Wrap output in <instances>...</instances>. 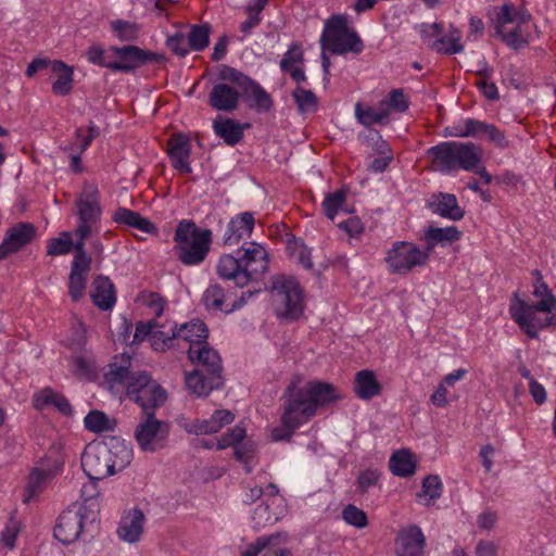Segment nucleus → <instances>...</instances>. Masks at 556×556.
<instances>
[{"mask_svg":"<svg viewBox=\"0 0 556 556\" xmlns=\"http://www.w3.org/2000/svg\"><path fill=\"white\" fill-rule=\"evenodd\" d=\"M339 399L331 383L311 381L299 387L296 381H291L281 396V425L271 430V440L290 441L294 431L316 415L319 406Z\"/></svg>","mask_w":556,"mask_h":556,"instance_id":"nucleus-1","label":"nucleus"},{"mask_svg":"<svg viewBox=\"0 0 556 556\" xmlns=\"http://www.w3.org/2000/svg\"><path fill=\"white\" fill-rule=\"evenodd\" d=\"M320 43L323 50H328L332 54H345L348 52L358 54L364 49L361 37L354 28L349 26L345 15H333L327 20Z\"/></svg>","mask_w":556,"mask_h":556,"instance_id":"nucleus-8","label":"nucleus"},{"mask_svg":"<svg viewBox=\"0 0 556 556\" xmlns=\"http://www.w3.org/2000/svg\"><path fill=\"white\" fill-rule=\"evenodd\" d=\"M287 251L290 256L295 258L304 268L311 269L313 267L311 250L295 237H292L287 241Z\"/></svg>","mask_w":556,"mask_h":556,"instance_id":"nucleus-46","label":"nucleus"},{"mask_svg":"<svg viewBox=\"0 0 556 556\" xmlns=\"http://www.w3.org/2000/svg\"><path fill=\"white\" fill-rule=\"evenodd\" d=\"M219 77L223 80H228L232 84H235L240 90L248 84V81L251 79L243 73L237 71L233 67H230L228 65H223V68L219 73Z\"/></svg>","mask_w":556,"mask_h":556,"instance_id":"nucleus-60","label":"nucleus"},{"mask_svg":"<svg viewBox=\"0 0 556 556\" xmlns=\"http://www.w3.org/2000/svg\"><path fill=\"white\" fill-rule=\"evenodd\" d=\"M110 452L106 443L89 444L81 455V467L91 480H102L114 475V465H111Z\"/></svg>","mask_w":556,"mask_h":556,"instance_id":"nucleus-16","label":"nucleus"},{"mask_svg":"<svg viewBox=\"0 0 556 556\" xmlns=\"http://www.w3.org/2000/svg\"><path fill=\"white\" fill-rule=\"evenodd\" d=\"M254 228V217L251 213L244 212L231 218L224 233L225 245H236L245 237H249Z\"/></svg>","mask_w":556,"mask_h":556,"instance_id":"nucleus-21","label":"nucleus"},{"mask_svg":"<svg viewBox=\"0 0 556 556\" xmlns=\"http://www.w3.org/2000/svg\"><path fill=\"white\" fill-rule=\"evenodd\" d=\"M245 432L247 431L243 427L236 425L233 428L229 429L225 434L216 440V448L225 450L229 446L235 448L243 441L245 438Z\"/></svg>","mask_w":556,"mask_h":556,"instance_id":"nucleus-52","label":"nucleus"},{"mask_svg":"<svg viewBox=\"0 0 556 556\" xmlns=\"http://www.w3.org/2000/svg\"><path fill=\"white\" fill-rule=\"evenodd\" d=\"M346 199V192L343 189L337 190L325 197L323 202V210L325 215L333 220L339 210L343 208Z\"/></svg>","mask_w":556,"mask_h":556,"instance_id":"nucleus-50","label":"nucleus"},{"mask_svg":"<svg viewBox=\"0 0 556 556\" xmlns=\"http://www.w3.org/2000/svg\"><path fill=\"white\" fill-rule=\"evenodd\" d=\"M235 458L244 464L245 471L249 473L252 471V468L249 466V463L253 459L256 453V444L251 441H242L233 448Z\"/></svg>","mask_w":556,"mask_h":556,"instance_id":"nucleus-54","label":"nucleus"},{"mask_svg":"<svg viewBox=\"0 0 556 556\" xmlns=\"http://www.w3.org/2000/svg\"><path fill=\"white\" fill-rule=\"evenodd\" d=\"M168 49L176 55L184 58L189 53L190 47L188 40L182 35H175L167 39Z\"/></svg>","mask_w":556,"mask_h":556,"instance_id":"nucleus-62","label":"nucleus"},{"mask_svg":"<svg viewBox=\"0 0 556 556\" xmlns=\"http://www.w3.org/2000/svg\"><path fill=\"white\" fill-rule=\"evenodd\" d=\"M240 94L241 91L227 84H217L210 92L208 103L215 110L232 112L238 108Z\"/></svg>","mask_w":556,"mask_h":556,"instance_id":"nucleus-22","label":"nucleus"},{"mask_svg":"<svg viewBox=\"0 0 556 556\" xmlns=\"http://www.w3.org/2000/svg\"><path fill=\"white\" fill-rule=\"evenodd\" d=\"M462 34L458 29H452L447 37H440L432 43V48L444 54H456L464 50L460 43Z\"/></svg>","mask_w":556,"mask_h":556,"instance_id":"nucleus-42","label":"nucleus"},{"mask_svg":"<svg viewBox=\"0 0 556 556\" xmlns=\"http://www.w3.org/2000/svg\"><path fill=\"white\" fill-rule=\"evenodd\" d=\"M216 136L222 139H241L243 130L250 127L249 123L240 124L231 118H219L214 121Z\"/></svg>","mask_w":556,"mask_h":556,"instance_id":"nucleus-38","label":"nucleus"},{"mask_svg":"<svg viewBox=\"0 0 556 556\" xmlns=\"http://www.w3.org/2000/svg\"><path fill=\"white\" fill-rule=\"evenodd\" d=\"M91 300L100 309L108 311L116 302L115 287L106 276L99 275L92 281Z\"/></svg>","mask_w":556,"mask_h":556,"instance_id":"nucleus-25","label":"nucleus"},{"mask_svg":"<svg viewBox=\"0 0 556 556\" xmlns=\"http://www.w3.org/2000/svg\"><path fill=\"white\" fill-rule=\"evenodd\" d=\"M408 109V101L402 89H393L388 98L378 102L376 106L357 102L355 104V117L366 128L378 130L376 127L388 126L395 114Z\"/></svg>","mask_w":556,"mask_h":556,"instance_id":"nucleus-7","label":"nucleus"},{"mask_svg":"<svg viewBox=\"0 0 556 556\" xmlns=\"http://www.w3.org/2000/svg\"><path fill=\"white\" fill-rule=\"evenodd\" d=\"M78 225L74 231L76 237L88 238L92 228L99 223L102 208L100 205V192L97 185L85 182L83 190L75 200Z\"/></svg>","mask_w":556,"mask_h":556,"instance_id":"nucleus-12","label":"nucleus"},{"mask_svg":"<svg viewBox=\"0 0 556 556\" xmlns=\"http://www.w3.org/2000/svg\"><path fill=\"white\" fill-rule=\"evenodd\" d=\"M462 231L458 230L456 226H448V227H433L430 226L424 235V240L426 242V251L428 252V255H430L431 251L434 249V247L438 243L445 244V243H453L460 239Z\"/></svg>","mask_w":556,"mask_h":556,"instance_id":"nucleus-33","label":"nucleus"},{"mask_svg":"<svg viewBox=\"0 0 556 556\" xmlns=\"http://www.w3.org/2000/svg\"><path fill=\"white\" fill-rule=\"evenodd\" d=\"M51 458L53 460L54 469L51 470L46 467L40 469L39 467H35L30 471L25 489L26 495L24 497V503H28L33 497L41 493L52 478L58 475V468L61 465L60 457L53 453Z\"/></svg>","mask_w":556,"mask_h":556,"instance_id":"nucleus-20","label":"nucleus"},{"mask_svg":"<svg viewBox=\"0 0 556 556\" xmlns=\"http://www.w3.org/2000/svg\"><path fill=\"white\" fill-rule=\"evenodd\" d=\"M175 254L184 265L201 264L210 252L212 231L199 228L193 220L182 219L174 233Z\"/></svg>","mask_w":556,"mask_h":556,"instance_id":"nucleus-5","label":"nucleus"},{"mask_svg":"<svg viewBox=\"0 0 556 556\" xmlns=\"http://www.w3.org/2000/svg\"><path fill=\"white\" fill-rule=\"evenodd\" d=\"M426 538L416 525L399 530L395 538L396 556H425Z\"/></svg>","mask_w":556,"mask_h":556,"instance_id":"nucleus-18","label":"nucleus"},{"mask_svg":"<svg viewBox=\"0 0 556 556\" xmlns=\"http://www.w3.org/2000/svg\"><path fill=\"white\" fill-rule=\"evenodd\" d=\"M353 391L361 400L368 401L381 393L382 386L372 370L363 369L355 375Z\"/></svg>","mask_w":556,"mask_h":556,"instance_id":"nucleus-29","label":"nucleus"},{"mask_svg":"<svg viewBox=\"0 0 556 556\" xmlns=\"http://www.w3.org/2000/svg\"><path fill=\"white\" fill-rule=\"evenodd\" d=\"M271 292L278 316L294 320L303 315V290L293 277H276L273 280Z\"/></svg>","mask_w":556,"mask_h":556,"instance_id":"nucleus-10","label":"nucleus"},{"mask_svg":"<svg viewBox=\"0 0 556 556\" xmlns=\"http://www.w3.org/2000/svg\"><path fill=\"white\" fill-rule=\"evenodd\" d=\"M20 532V526L16 520L11 519L1 535V542L10 549L15 546V541Z\"/></svg>","mask_w":556,"mask_h":556,"instance_id":"nucleus-63","label":"nucleus"},{"mask_svg":"<svg viewBox=\"0 0 556 556\" xmlns=\"http://www.w3.org/2000/svg\"><path fill=\"white\" fill-rule=\"evenodd\" d=\"M245 104L258 113H266L273 106V99L256 81L250 79L240 90Z\"/></svg>","mask_w":556,"mask_h":556,"instance_id":"nucleus-23","label":"nucleus"},{"mask_svg":"<svg viewBox=\"0 0 556 556\" xmlns=\"http://www.w3.org/2000/svg\"><path fill=\"white\" fill-rule=\"evenodd\" d=\"M511 319L530 338H538V332L546 327L556 328V298L528 304L515 294L509 307Z\"/></svg>","mask_w":556,"mask_h":556,"instance_id":"nucleus-6","label":"nucleus"},{"mask_svg":"<svg viewBox=\"0 0 556 556\" xmlns=\"http://www.w3.org/2000/svg\"><path fill=\"white\" fill-rule=\"evenodd\" d=\"M106 450L110 452V463L114 465V473L125 469L132 460V450L123 441L112 440L106 444Z\"/></svg>","mask_w":556,"mask_h":556,"instance_id":"nucleus-37","label":"nucleus"},{"mask_svg":"<svg viewBox=\"0 0 556 556\" xmlns=\"http://www.w3.org/2000/svg\"><path fill=\"white\" fill-rule=\"evenodd\" d=\"M84 426L87 430L93 433H103L113 431L116 426V421L110 419L104 412L93 409L85 417Z\"/></svg>","mask_w":556,"mask_h":556,"instance_id":"nucleus-39","label":"nucleus"},{"mask_svg":"<svg viewBox=\"0 0 556 556\" xmlns=\"http://www.w3.org/2000/svg\"><path fill=\"white\" fill-rule=\"evenodd\" d=\"M51 72L58 75L56 80L52 84V91L58 96H66L73 89V70L64 62L52 61Z\"/></svg>","mask_w":556,"mask_h":556,"instance_id":"nucleus-36","label":"nucleus"},{"mask_svg":"<svg viewBox=\"0 0 556 556\" xmlns=\"http://www.w3.org/2000/svg\"><path fill=\"white\" fill-rule=\"evenodd\" d=\"M73 249L72 233L63 231L60 237L51 238L47 244V254L51 256L65 255Z\"/></svg>","mask_w":556,"mask_h":556,"instance_id":"nucleus-49","label":"nucleus"},{"mask_svg":"<svg viewBox=\"0 0 556 556\" xmlns=\"http://www.w3.org/2000/svg\"><path fill=\"white\" fill-rule=\"evenodd\" d=\"M185 429L188 433L193 434H213L220 430L213 415L208 419H195Z\"/></svg>","mask_w":556,"mask_h":556,"instance_id":"nucleus-55","label":"nucleus"},{"mask_svg":"<svg viewBox=\"0 0 556 556\" xmlns=\"http://www.w3.org/2000/svg\"><path fill=\"white\" fill-rule=\"evenodd\" d=\"M303 61V51L300 43H293L289 50L283 54L280 61V67L282 71H289L294 67L295 64Z\"/></svg>","mask_w":556,"mask_h":556,"instance_id":"nucleus-59","label":"nucleus"},{"mask_svg":"<svg viewBox=\"0 0 556 556\" xmlns=\"http://www.w3.org/2000/svg\"><path fill=\"white\" fill-rule=\"evenodd\" d=\"M130 357L123 355L121 364L113 362L108 365V370L104 372V381L111 391L118 387L127 388L128 383L137 377V375L130 372Z\"/></svg>","mask_w":556,"mask_h":556,"instance_id":"nucleus-28","label":"nucleus"},{"mask_svg":"<svg viewBox=\"0 0 556 556\" xmlns=\"http://www.w3.org/2000/svg\"><path fill=\"white\" fill-rule=\"evenodd\" d=\"M226 293L222 286L217 283L210 285L203 293V303L207 308L224 311Z\"/></svg>","mask_w":556,"mask_h":556,"instance_id":"nucleus-48","label":"nucleus"},{"mask_svg":"<svg viewBox=\"0 0 556 556\" xmlns=\"http://www.w3.org/2000/svg\"><path fill=\"white\" fill-rule=\"evenodd\" d=\"M292 97L301 113H312L317 110L318 100L313 91L296 87L292 92Z\"/></svg>","mask_w":556,"mask_h":556,"instance_id":"nucleus-47","label":"nucleus"},{"mask_svg":"<svg viewBox=\"0 0 556 556\" xmlns=\"http://www.w3.org/2000/svg\"><path fill=\"white\" fill-rule=\"evenodd\" d=\"M245 432L247 431L243 427L236 425L233 428L229 429L225 434L216 440V448L225 450L229 446L235 448L243 441L245 438Z\"/></svg>","mask_w":556,"mask_h":556,"instance_id":"nucleus-51","label":"nucleus"},{"mask_svg":"<svg viewBox=\"0 0 556 556\" xmlns=\"http://www.w3.org/2000/svg\"><path fill=\"white\" fill-rule=\"evenodd\" d=\"M96 507L97 503L90 496L85 504L64 510L54 527V538L65 545L77 541L88 522L90 525L94 522L97 511L93 508Z\"/></svg>","mask_w":556,"mask_h":556,"instance_id":"nucleus-9","label":"nucleus"},{"mask_svg":"<svg viewBox=\"0 0 556 556\" xmlns=\"http://www.w3.org/2000/svg\"><path fill=\"white\" fill-rule=\"evenodd\" d=\"M442 489L441 479L437 475H429L422 480V495L429 497L428 504L441 496ZM418 496H421V494H418Z\"/></svg>","mask_w":556,"mask_h":556,"instance_id":"nucleus-56","label":"nucleus"},{"mask_svg":"<svg viewBox=\"0 0 556 556\" xmlns=\"http://www.w3.org/2000/svg\"><path fill=\"white\" fill-rule=\"evenodd\" d=\"M389 467L393 475L406 478L415 473L416 460L409 450L403 448L392 454Z\"/></svg>","mask_w":556,"mask_h":556,"instance_id":"nucleus-35","label":"nucleus"},{"mask_svg":"<svg viewBox=\"0 0 556 556\" xmlns=\"http://www.w3.org/2000/svg\"><path fill=\"white\" fill-rule=\"evenodd\" d=\"M86 282H87V276L77 274V273H70L68 277V294L72 298L74 302L78 301L86 289Z\"/></svg>","mask_w":556,"mask_h":556,"instance_id":"nucleus-57","label":"nucleus"},{"mask_svg":"<svg viewBox=\"0 0 556 556\" xmlns=\"http://www.w3.org/2000/svg\"><path fill=\"white\" fill-rule=\"evenodd\" d=\"M219 77L223 80H228L232 84H235L240 90L248 84V81L251 79L243 73L237 71L233 67H230L228 65H223V68L219 73Z\"/></svg>","mask_w":556,"mask_h":556,"instance_id":"nucleus-61","label":"nucleus"},{"mask_svg":"<svg viewBox=\"0 0 556 556\" xmlns=\"http://www.w3.org/2000/svg\"><path fill=\"white\" fill-rule=\"evenodd\" d=\"M211 26L208 24L193 25L188 34V45L191 50L202 51L210 42Z\"/></svg>","mask_w":556,"mask_h":556,"instance_id":"nucleus-44","label":"nucleus"},{"mask_svg":"<svg viewBox=\"0 0 556 556\" xmlns=\"http://www.w3.org/2000/svg\"><path fill=\"white\" fill-rule=\"evenodd\" d=\"M127 396L140 408L141 415L155 414L167 400L166 390L147 372H139L127 386Z\"/></svg>","mask_w":556,"mask_h":556,"instance_id":"nucleus-11","label":"nucleus"},{"mask_svg":"<svg viewBox=\"0 0 556 556\" xmlns=\"http://www.w3.org/2000/svg\"><path fill=\"white\" fill-rule=\"evenodd\" d=\"M452 137H479L481 139H502L504 134L494 125L472 118L459 121L456 125L446 128Z\"/></svg>","mask_w":556,"mask_h":556,"instance_id":"nucleus-19","label":"nucleus"},{"mask_svg":"<svg viewBox=\"0 0 556 556\" xmlns=\"http://www.w3.org/2000/svg\"><path fill=\"white\" fill-rule=\"evenodd\" d=\"M281 535L273 534L269 536H261L255 543L251 544L244 552L243 556H286L288 551L281 545Z\"/></svg>","mask_w":556,"mask_h":556,"instance_id":"nucleus-31","label":"nucleus"},{"mask_svg":"<svg viewBox=\"0 0 556 556\" xmlns=\"http://www.w3.org/2000/svg\"><path fill=\"white\" fill-rule=\"evenodd\" d=\"M165 152L167 153L174 169L180 174H190L191 141H167Z\"/></svg>","mask_w":556,"mask_h":556,"instance_id":"nucleus-26","label":"nucleus"},{"mask_svg":"<svg viewBox=\"0 0 556 556\" xmlns=\"http://www.w3.org/2000/svg\"><path fill=\"white\" fill-rule=\"evenodd\" d=\"M428 153L432 156L433 165L441 172L463 169L478 174L486 185L493 180L482 165V149L472 142L442 141Z\"/></svg>","mask_w":556,"mask_h":556,"instance_id":"nucleus-3","label":"nucleus"},{"mask_svg":"<svg viewBox=\"0 0 556 556\" xmlns=\"http://www.w3.org/2000/svg\"><path fill=\"white\" fill-rule=\"evenodd\" d=\"M428 252L407 241H396L388 251L386 262L394 274L406 275L415 267L427 265Z\"/></svg>","mask_w":556,"mask_h":556,"instance_id":"nucleus-14","label":"nucleus"},{"mask_svg":"<svg viewBox=\"0 0 556 556\" xmlns=\"http://www.w3.org/2000/svg\"><path fill=\"white\" fill-rule=\"evenodd\" d=\"M433 199L429 206L434 214L454 222L464 217L465 211L458 205L455 194L439 192Z\"/></svg>","mask_w":556,"mask_h":556,"instance_id":"nucleus-27","label":"nucleus"},{"mask_svg":"<svg viewBox=\"0 0 556 556\" xmlns=\"http://www.w3.org/2000/svg\"><path fill=\"white\" fill-rule=\"evenodd\" d=\"M238 256L224 254L220 256L216 271L225 280H232L239 288L260 282L268 271L269 256L266 249L249 242L237 251Z\"/></svg>","mask_w":556,"mask_h":556,"instance_id":"nucleus-2","label":"nucleus"},{"mask_svg":"<svg viewBox=\"0 0 556 556\" xmlns=\"http://www.w3.org/2000/svg\"><path fill=\"white\" fill-rule=\"evenodd\" d=\"M372 151L377 154L368 165V169L375 173H382L393 160V151L388 141H375Z\"/></svg>","mask_w":556,"mask_h":556,"instance_id":"nucleus-40","label":"nucleus"},{"mask_svg":"<svg viewBox=\"0 0 556 556\" xmlns=\"http://www.w3.org/2000/svg\"><path fill=\"white\" fill-rule=\"evenodd\" d=\"M173 337L184 339L185 341L189 342V348L194 346L195 349L197 346L206 342L208 337V329L202 320L194 319L190 323L181 325L179 329L175 327L173 329Z\"/></svg>","mask_w":556,"mask_h":556,"instance_id":"nucleus-32","label":"nucleus"},{"mask_svg":"<svg viewBox=\"0 0 556 556\" xmlns=\"http://www.w3.org/2000/svg\"><path fill=\"white\" fill-rule=\"evenodd\" d=\"M170 426L155 414L140 415L134 437L143 452H156L167 445Z\"/></svg>","mask_w":556,"mask_h":556,"instance_id":"nucleus-13","label":"nucleus"},{"mask_svg":"<svg viewBox=\"0 0 556 556\" xmlns=\"http://www.w3.org/2000/svg\"><path fill=\"white\" fill-rule=\"evenodd\" d=\"M501 40L513 50H520L528 43V34H525L521 26L515 25L514 27H505L503 31H495Z\"/></svg>","mask_w":556,"mask_h":556,"instance_id":"nucleus-41","label":"nucleus"},{"mask_svg":"<svg viewBox=\"0 0 556 556\" xmlns=\"http://www.w3.org/2000/svg\"><path fill=\"white\" fill-rule=\"evenodd\" d=\"M510 24L516 25L514 4L505 3L501 7L494 21L495 31H503V28L508 27Z\"/></svg>","mask_w":556,"mask_h":556,"instance_id":"nucleus-58","label":"nucleus"},{"mask_svg":"<svg viewBox=\"0 0 556 556\" xmlns=\"http://www.w3.org/2000/svg\"><path fill=\"white\" fill-rule=\"evenodd\" d=\"M188 357L197 366L186 375V386L191 393L199 397L207 396L213 390L224 387L225 377L222 358L207 341L201 345L189 348Z\"/></svg>","mask_w":556,"mask_h":556,"instance_id":"nucleus-4","label":"nucleus"},{"mask_svg":"<svg viewBox=\"0 0 556 556\" xmlns=\"http://www.w3.org/2000/svg\"><path fill=\"white\" fill-rule=\"evenodd\" d=\"M36 233L37 229L31 223L20 222L12 225L0 243V262L29 244L36 237Z\"/></svg>","mask_w":556,"mask_h":556,"instance_id":"nucleus-17","label":"nucleus"},{"mask_svg":"<svg viewBox=\"0 0 556 556\" xmlns=\"http://www.w3.org/2000/svg\"><path fill=\"white\" fill-rule=\"evenodd\" d=\"M91 141H77L68 142V144L62 147V150L71 159V169L80 174L84 172L80 156L88 149Z\"/></svg>","mask_w":556,"mask_h":556,"instance_id":"nucleus-45","label":"nucleus"},{"mask_svg":"<svg viewBox=\"0 0 556 556\" xmlns=\"http://www.w3.org/2000/svg\"><path fill=\"white\" fill-rule=\"evenodd\" d=\"M110 51L118 59L108 64L113 72L130 73L147 63H157L163 60L161 54L146 51L137 46L127 45L124 47L112 46Z\"/></svg>","mask_w":556,"mask_h":556,"instance_id":"nucleus-15","label":"nucleus"},{"mask_svg":"<svg viewBox=\"0 0 556 556\" xmlns=\"http://www.w3.org/2000/svg\"><path fill=\"white\" fill-rule=\"evenodd\" d=\"M342 518L346 523L358 529H363L368 525L366 513L353 504H349L343 508Z\"/></svg>","mask_w":556,"mask_h":556,"instance_id":"nucleus-53","label":"nucleus"},{"mask_svg":"<svg viewBox=\"0 0 556 556\" xmlns=\"http://www.w3.org/2000/svg\"><path fill=\"white\" fill-rule=\"evenodd\" d=\"M48 406H53L64 416L73 415V407L70 401L59 392L51 388H45L34 396V407L36 409H43Z\"/></svg>","mask_w":556,"mask_h":556,"instance_id":"nucleus-30","label":"nucleus"},{"mask_svg":"<svg viewBox=\"0 0 556 556\" xmlns=\"http://www.w3.org/2000/svg\"><path fill=\"white\" fill-rule=\"evenodd\" d=\"M144 515L141 509L132 508L125 515L118 526V536L128 543L139 541L143 531Z\"/></svg>","mask_w":556,"mask_h":556,"instance_id":"nucleus-24","label":"nucleus"},{"mask_svg":"<svg viewBox=\"0 0 556 556\" xmlns=\"http://www.w3.org/2000/svg\"><path fill=\"white\" fill-rule=\"evenodd\" d=\"M110 25L113 35L121 41H136L139 37L140 27L136 23L115 20Z\"/></svg>","mask_w":556,"mask_h":556,"instance_id":"nucleus-43","label":"nucleus"},{"mask_svg":"<svg viewBox=\"0 0 556 556\" xmlns=\"http://www.w3.org/2000/svg\"><path fill=\"white\" fill-rule=\"evenodd\" d=\"M379 472L374 469H366L361 472L357 479V485L362 493H366L370 486H374L379 479Z\"/></svg>","mask_w":556,"mask_h":556,"instance_id":"nucleus-64","label":"nucleus"},{"mask_svg":"<svg viewBox=\"0 0 556 556\" xmlns=\"http://www.w3.org/2000/svg\"><path fill=\"white\" fill-rule=\"evenodd\" d=\"M113 220L117 224L129 226L146 233H155L157 231L152 222L141 216L138 212L126 207H118L113 215Z\"/></svg>","mask_w":556,"mask_h":556,"instance_id":"nucleus-34","label":"nucleus"}]
</instances>
